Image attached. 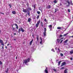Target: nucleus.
Returning a JSON list of instances; mask_svg holds the SVG:
<instances>
[{"label": "nucleus", "instance_id": "obj_1", "mask_svg": "<svg viewBox=\"0 0 73 73\" xmlns=\"http://www.w3.org/2000/svg\"><path fill=\"white\" fill-rule=\"evenodd\" d=\"M29 61H30V58H28L27 59L24 60L23 61V64L25 63V65H28L29 64H28V62H29Z\"/></svg>", "mask_w": 73, "mask_h": 73}, {"label": "nucleus", "instance_id": "obj_2", "mask_svg": "<svg viewBox=\"0 0 73 73\" xmlns=\"http://www.w3.org/2000/svg\"><path fill=\"white\" fill-rule=\"evenodd\" d=\"M40 23V21L39 20L37 23L36 24V28H37L38 27V26L39 25V24Z\"/></svg>", "mask_w": 73, "mask_h": 73}, {"label": "nucleus", "instance_id": "obj_3", "mask_svg": "<svg viewBox=\"0 0 73 73\" xmlns=\"http://www.w3.org/2000/svg\"><path fill=\"white\" fill-rule=\"evenodd\" d=\"M44 32H43V35L44 36H46V28H44Z\"/></svg>", "mask_w": 73, "mask_h": 73}, {"label": "nucleus", "instance_id": "obj_4", "mask_svg": "<svg viewBox=\"0 0 73 73\" xmlns=\"http://www.w3.org/2000/svg\"><path fill=\"white\" fill-rule=\"evenodd\" d=\"M23 11L25 13H27L28 11V10H27V9H25L24 8H23Z\"/></svg>", "mask_w": 73, "mask_h": 73}, {"label": "nucleus", "instance_id": "obj_5", "mask_svg": "<svg viewBox=\"0 0 73 73\" xmlns=\"http://www.w3.org/2000/svg\"><path fill=\"white\" fill-rule=\"evenodd\" d=\"M44 72L45 73H48V67H46V69L44 70Z\"/></svg>", "mask_w": 73, "mask_h": 73}, {"label": "nucleus", "instance_id": "obj_6", "mask_svg": "<svg viewBox=\"0 0 73 73\" xmlns=\"http://www.w3.org/2000/svg\"><path fill=\"white\" fill-rule=\"evenodd\" d=\"M48 27H49V29H50V31H52V25H50L48 26Z\"/></svg>", "mask_w": 73, "mask_h": 73}, {"label": "nucleus", "instance_id": "obj_7", "mask_svg": "<svg viewBox=\"0 0 73 73\" xmlns=\"http://www.w3.org/2000/svg\"><path fill=\"white\" fill-rule=\"evenodd\" d=\"M55 49L57 50L58 49V51H57V53H60V49L59 48H55Z\"/></svg>", "mask_w": 73, "mask_h": 73}, {"label": "nucleus", "instance_id": "obj_8", "mask_svg": "<svg viewBox=\"0 0 73 73\" xmlns=\"http://www.w3.org/2000/svg\"><path fill=\"white\" fill-rule=\"evenodd\" d=\"M65 64H66V63H65V62H62V63L61 66H64V65H65Z\"/></svg>", "mask_w": 73, "mask_h": 73}, {"label": "nucleus", "instance_id": "obj_9", "mask_svg": "<svg viewBox=\"0 0 73 73\" xmlns=\"http://www.w3.org/2000/svg\"><path fill=\"white\" fill-rule=\"evenodd\" d=\"M47 9H50L51 8V5H48L47 7Z\"/></svg>", "mask_w": 73, "mask_h": 73}, {"label": "nucleus", "instance_id": "obj_10", "mask_svg": "<svg viewBox=\"0 0 73 73\" xmlns=\"http://www.w3.org/2000/svg\"><path fill=\"white\" fill-rule=\"evenodd\" d=\"M13 30L14 31V32H16L17 31L16 30V29L14 27H12Z\"/></svg>", "mask_w": 73, "mask_h": 73}, {"label": "nucleus", "instance_id": "obj_11", "mask_svg": "<svg viewBox=\"0 0 73 73\" xmlns=\"http://www.w3.org/2000/svg\"><path fill=\"white\" fill-rule=\"evenodd\" d=\"M61 41V39H57V41L58 43H59L60 42V41Z\"/></svg>", "mask_w": 73, "mask_h": 73}, {"label": "nucleus", "instance_id": "obj_12", "mask_svg": "<svg viewBox=\"0 0 73 73\" xmlns=\"http://www.w3.org/2000/svg\"><path fill=\"white\" fill-rule=\"evenodd\" d=\"M0 43H1V44L3 43V40H0Z\"/></svg>", "mask_w": 73, "mask_h": 73}, {"label": "nucleus", "instance_id": "obj_13", "mask_svg": "<svg viewBox=\"0 0 73 73\" xmlns=\"http://www.w3.org/2000/svg\"><path fill=\"white\" fill-rule=\"evenodd\" d=\"M33 41V39L31 40V41L30 42V45H32V42Z\"/></svg>", "mask_w": 73, "mask_h": 73}, {"label": "nucleus", "instance_id": "obj_14", "mask_svg": "<svg viewBox=\"0 0 73 73\" xmlns=\"http://www.w3.org/2000/svg\"><path fill=\"white\" fill-rule=\"evenodd\" d=\"M31 19L30 18H29L28 19V22H31Z\"/></svg>", "mask_w": 73, "mask_h": 73}, {"label": "nucleus", "instance_id": "obj_15", "mask_svg": "<svg viewBox=\"0 0 73 73\" xmlns=\"http://www.w3.org/2000/svg\"><path fill=\"white\" fill-rule=\"evenodd\" d=\"M12 13L13 15H15L16 14V11H14L12 12Z\"/></svg>", "mask_w": 73, "mask_h": 73}, {"label": "nucleus", "instance_id": "obj_16", "mask_svg": "<svg viewBox=\"0 0 73 73\" xmlns=\"http://www.w3.org/2000/svg\"><path fill=\"white\" fill-rule=\"evenodd\" d=\"M23 29V28H22V27H21L19 29V31H22V30Z\"/></svg>", "mask_w": 73, "mask_h": 73}, {"label": "nucleus", "instance_id": "obj_17", "mask_svg": "<svg viewBox=\"0 0 73 73\" xmlns=\"http://www.w3.org/2000/svg\"><path fill=\"white\" fill-rule=\"evenodd\" d=\"M70 54H73V50H72L70 52Z\"/></svg>", "mask_w": 73, "mask_h": 73}, {"label": "nucleus", "instance_id": "obj_18", "mask_svg": "<svg viewBox=\"0 0 73 73\" xmlns=\"http://www.w3.org/2000/svg\"><path fill=\"white\" fill-rule=\"evenodd\" d=\"M36 40H37V41H38V40H39V38H38V36H37V38H36Z\"/></svg>", "mask_w": 73, "mask_h": 73}, {"label": "nucleus", "instance_id": "obj_19", "mask_svg": "<svg viewBox=\"0 0 73 73\" xmlns=\"http://www.w3.org/2000/svg\"><path fill=\"white\" fill-rule=\"evenodd\" d=\"M57 2H58V1L56 0H55L54 1V3H57Z\"/></svg>", "mask_w": 73, "mask_h": 73}, {"label": "nucleus", "instance_id": "obj_20", "mask_svg": "<svg viewBox=\"0 0 73 73\" xmlns=\"http://www.w3.org/2000/svg\"><path fill=\"white\" fill-rule=\"evenodd\" d=\"M67 3H68V6H67L68 7V6H69V5H70V2H69V1H67Z\"/></svg>", "mask_w": 73, "mask_h": 73}, {"label": "nucleus", "instance_id": "obj_21", "mask_svg": "<svg viewBox=\"0 0 73 73\" xmlns=\"http://www.w3.org/2000/svg\"><path fill=\"white\" fill-rule=\"evenodd\" d=\"M57 29H62V27H57Z\"/></svg>", "mask_w": 73, "mask_h": 73}, {"label": "nucleus", "instance_id": "obj_22", "mask_svg": "<svg viewBox=\"0 0 73 73\" xmlns=\"http://www.w3.org/2000/svg\"><path fill=\"white\" fill-rule=\"evenodd\" d=\"M68 40L67 39V40H65L64 42V43H66V42H68Z\"/></svg>", "mask_w": 73, "mask_h": 73}, {"label": "nucleus", "instance_id": "obj_23", "mask_svg": "<svg viewBox=\"0 0 73 73\" xmlns=\"http://www.w3.org/2000/svg\"><path fill=\"white\" fill-rule=\"evenodd\" d=\"M61 61H60L58 63V65H60V63H61Z\"/></svg>", "mask_w": 73, "mask_h": 73}, {"label": "nucleus", "instance_id": "obj_24", "mask_svg": "<svg viewBox=\"0 0 73 73\" xmlns=\"http://www.w3.org/2000/svg\"><path fill=\"white\" fill-rule=\"evenodd\" d=\"M28 9H29V10L30 11H31V10H32V9L31 7L29 8H28Z\"/></svg>", "mask_w": 73, "mask_h": 73}, {"label": "nucleus", "instance_id": "obj_25", "mask_svg": "<svg viewBox=\"0 0 73 73\" xmlns=\"http://www.w3.org/2000/svg\"><path fill=\"white\" fill-rule=\"evenodd\" d=\"M21 31L22 32H25V30L23 29H22V30Z\"/></svg>", "mask_w": 73, "mask_h": 73}, {"label": "nucleus", "instance_id": "obj_26", "mask_svg": "<svg viewBox=\"0 0 73 73\" xmlns=\"http://www.w3.org/2000/svg\"><path fill=\"white\" fill-rule=\"evenodd\" d=\"M42 41L41 40V41L40 42V44H42Z\"/></svg>", "mask_w": 73, "mask_h": 73}, {"label": "nucleus", "instance_id": "obj_27", "mask_svg": "<svg viewBox=\"0 0 73 73\" xmlns=\"http://www.w3.org/2000/svg\"><path fill=\"white\" fill-rule=\"evenodd\" d=\"M58 11V9H55V11L54 13H56V11Z\"/></svg>", "mask_w": 73, "mask_h": 73}, {"label": "nucleus", "instance_id": "obj_28", "mask_svg": "<svg viewBox=\"0 0 73 73\" xmlns=\"http://www.w3.org/2000/svg\"><path fill=\"white\" fill-rule=\"evenodd\" d=\"M40 16L39 15H38L36 17L37 19H38V18H39Z\"/></svg>", "mask_w": 73, "mask_h": 73}, {"label": "nucleus", "instance_id": "obj_29", "mask_svg": "<svg viewBox=\"0 0 73 73\" xmlns=\"http://www.w3.org/2000/svg\"><path fill=\"white\" fill-rule=\"evenodd\" d=\"M68 34V33H67V34H64L63 35V36H66V35H67Z\"/></svg>", "mask_w": 73, "mask_h": 73}, {"label": "nucleus", "instance_id": "obj_30", "mask_svg": "<svg viewBox=\"0 0 73 73\" xmlns=\"http://www.w3.org/2000/svg\"><path fill=\"white\" fill-rule=\"evenodd\" d=\"M3 64V62L0 60V65H2Z\"/></svg>", "mask_w": 73, "mask_h": 73}, {"label": "nucleus", "instance_id": "obj_31", "mask_svg": "<svg viewBox=\"0 0 73 73\" xmlns=\"http://www.w3.org/2000/svg\"><path fill=\"white\" fill-rule=\"evenodd\" d=\"M8 68H7V70L5 71V72H8Z\"/></svg>", "mask_w": 73, "mask_h": 73}, {"label": "nucleus", "instance_id": "obj_32", "mask_svg": "<svg viewBox=\"0 0 73 73\" xmlns=\"http://www.w3.org/2000/svg\"><path fill=\"white\" fill-rule=\"evenodd\" d=\"M52 51V52H54L55 51L54 50V49H53V48H52V50H51Z\"/></svg>", "mask_w": 73, "mask_h": 73}, {"label": "nucleus", "instance_id": "obj_33", "mask_svg": "<svg viewBox=\"0 0 73 73\" xmlns=\"http://www.w3.org/2000/svg\"><path fill=\"white\" fill-rule=\"evenodd\" d=\"M53 70L55 72H57V70H56V69H53Z\"/></svg>", "mask_w": 73, "mask_h": 73}, {"label": "nucleus", "instance_id": "obj_34", "mask_svg": "<svg viewBox=\"0 0 73 73\" xmlns=\"http://www.w3.org/2000/svg\"><path fill=\"white\" fill-rule=\"evenodd\" d=\"M37 13H38V15H39V14H40V12L39 11H37Z\"/></svg>", "mask_w": 73, "mask_h": 73}, {"label": "nucleus", "instance_id": "obj_35", "mask_svg": "<svg viewBox=\"0 0 73 73\" xmlns=\"http://www.w3.org/2000/svg\"><path fill=\"white\" fill-rule=\"evenodd\" d=\"M44 21H45V22H47V20H46V19H44Z\"/></svg>", "mask_w": 73, "mask_h": 73}, {"label": "nucleus", "instance_id": "obj_36", "mask_svg": "<svg viewBox=\"0 0 73 73\" xmlns=\"http://www.w3.org/2000/svg\"><path fill=\"white\" fill-rule=\"evenodd\" d=\"M68 12H70V9H68Z\"/></svg>", "mask_w": 73, "mask_h": 73}, {"label": "nucleus", "instance_id": "obj_37", "mask_svg": "<svg viewBox=\"0 0 73 73\" xmlns=\"http://www.w3.org/2000/svg\"><path fill=\"white\" fill-rule=\"evenodd\" d=\"M64 73H67V71H66V70H64Z\"/></svg>", "mask_w": 73, "mask_h": 73}, {"label": "nucleus", "instance_id": "obj_38", "mask_svg": "<svg viewBox=\"0 0 73 73\" xmlns=\"http://www.w3.org/2000/svg\"><path fill=\"white\" fill-rule=\"evenodd\" d=\"M9 7H10V8H11V7H12V5H11L10 4H9Z\"/></svg>", "mask_w": 73, "mask_h": 73}, {"label": "nucleus", "instance_id": "obj_39", "mask_svg": "<svg viewBox=\"0 0 73 73\" xmlns=\"http://www.w3.org/2000/svg\"><path fill=\"white\" fill-rule=\"evenodd\" d=\"M40 40H41V41H42V37H40Z\"/></svg>", "mask_w": 73, "mask_h": 73}, {"label": "nucleus", "instance_id": "obj_40", "mask_svg": "<svg viewBox=\"0 0 73 73\" xmlns=\"http://www.w3.org/2000/svg\"><path fill=\"white\" fill-rule=\"evenodd\" d=\"M63 41V40H62L60 42V44H61V43H62Z\"/></svg>", "mask_w": 73, "mask_h": 73}, {"label": "nucleus", "instance_id": "obj_41", "mask_svg": "<svg viewBox=\"0 0 73 73\" xmlns=\"http://www.w3.org/2000/svg\"><path fill=\"white\" fill-rule=\"evenodd\" d=\"M60 56H63V54H62V53H61Z\"/></svg>", "mask_w": 73, "mask_h": 73}, {"label": "nucleus", "instance_id": "obj_42", "mask_svg": "<svg viewBox=\"0 0 73 73\" xmlns=\"http://www.w3.org/2000/svg\"><path fill=\"white\" fill-rule=\"evenodd\" d=\"M35 7H36V6H35V5H33V7H34V9H35V8H36Z\"/></svg>", "mask_w": 73, "mask_h": 73}, {"label": "nucleus", "instance_id": "obj_43", "mask_svg": "<svg viewBox=\"0 0 73 73\" xmlns=\"http://www.w3.org/2000/svg\"><path fill=\"white\" fill-rule=\"evenodd\" d=\"M14 25H15V26H17V25L16 24V23H15V24H14Z\"/></svg>", "mask_w": 73, "mask_h": 73}, {"label": "nucleus", "instance_id": "obj_44", "mask_svg": "<svg viewBox=\"0 0 73 73\" xmlns=\"http://www.w3.org/2000/svg\"><path fill=\"white\" fill-rule=\"evenodd\" d=\"M31 61H32V62H33V61H34V60L33 59H31Z\"/></svg>", "mask_w": 73, "mask_h": 73}, {"label": "nucleus", "instance_id": "obj_45", "mask_svg": "<svg viewBox=\"0 0 73 73\" xmlns=\"http://www.w3.org/2000/svg\"><path fill=\"white\" fill-rule=\"evenodd\" d=\"M28 16H30V13H28Z\"/></svg>", "mask_w": 73, "mask_h": 73}, {"label": "nucleus", "instance_id": "obj_46", "mask_svg": "<svg viewBox=\"0 0 73 73\" xmlns=\"http://www.w3.org/2000/svg\"><path fill=\"white\" fill-rule=\"evenodd\" d=\"M17 29H18L19 28V27H18V26H17L16 27Z\"/></svg>", "mask_w": 73, "mask_h": 73}, {"label": "nucleus", "instance_id": "obj_47", "mask_svg": "<svg viewBox=\"0 0 73 73\" xmlns=\"http://www.w3.org/2000/svg\"><path fill=\"white\" fill-rule=\"evenodd\" d=\"M1 45H2L3 46H4V43H3L1 44Z\"/></svg>", "mask_w": 73, "mask_h": 73}, {"label": "nucleus", "instance_id": "obj_48", "mask_svg": "<svg viewBox=\"0 0 73 73\" xmlns=\"http://www.w3.org/2000/svg\"><path fill=\"white\" fill-rule=\"evenodd\" d=\"M1 13V14H2V15H4V14L3 13Z\"/></svg>", "mask_w": 73, "mask_h": 73}, {"label": "nucleus", "instance_id": "obj_49", "mask_svg": "<svg viewBox=\"0 0 73 73\" xmlns=\"http://www.w3.org/2000/svg\"><path fill=\"white\" fill-rule=\"evenodd\" d=\"M60 37H62V35H60Z\"/></svg>", "mask_w": 73, "mask_h": 73}, {"label": "nucleus", "instance_id": "obj_50", "mask_svg": "<svg viewBox=\"0 0 73 73\" xmlns=\"http://www.w3.org/2000/svg\"><path fill=\"white\" fill-rule=\"evenodd\" d=\"M27 6H29V4H28V3H27Z\"/></svg>", "mask_w": 73, "mask_h": 73}, {"label": "nucleus", "instance_id": "obj_51", "mask_svg": "<svg viewBox=\"0 0 73 73\" xmlns=\"http://www.w3.org/2000/svg\"><path fill=\"white\" fill-rule=\"evenodd\" d=\"M64 69V67H62L61 68V69Z\"/></svg>", "mask_w": 73, "mask_h": 73}, {"label": "nucleus", "instance_id": "obj_52", "mask_svg": "<svg viewBox=\"0 0 73 73\" xmlns=\"http://www.w3.org/2000/svg\"><path fill=\"white\" fill-rule=\"evenodd\" d=\"M13 34L14 35H16V33H14Z\"/></svg>", "mask_w": 73, "mask_h": 73}, {"label": "nucleus", "instance_id": "obj_53", "mask_svg": "<svg viewBox=\"0 0 73 73\" xmlns=\"http://www.w3.org/2000/svg\"><path fill=\"white\" fill-rule=\"evenodd\" d=\"M70 59L71 60H73V59L72 58H71Z\"/></svg>", "mask_w": 73, "mask_h": 73}, {"label": "nucleus", "instance_id": "obj_54", "mask_svg": "<svg viewBox=\"0 0 73 73\" xmlns=\"http://www.w3.org/2000/svg\"><path fill=\"white\" fill-rule=\"evenodd\" d=\"M40 24H41V25H42V23L41 22V23H40Z\"/></svg>", "mask_w": 73, "mask_h": 73}, {"label": "nucleus", "instance_id": "obj_55", "mask_svg": "<svg viewBox=\"0 0 73 73\" xmlns=\"http://www.w3.org/2000/svg\"><path fill=\"white\" fill-rule=\"evenodd\" d=\"M70 3H71V4L72 3V1H70Z\"/></svg>", "mask_w": 73, "mask_h": 73}, {"label": "nucleus", "instance_id": "obj_56", "mask_svg": "<svg viewBox=\"0 0 73 73\" xmlns=\"http://www.w3.org/2000/svg\"><path fill=\"white\" fill-rule=\"evenodd\" d=\"M5 48H6V49H7V46H6L5 47Z\"/></svg>", "mask_w": 73, "mask_h": 73}, {"label": "nucleus", "instance_id": "obj_57", "mask_svg": "<svg viewBox=\"0 0 73 73\" xmlns=\"http://www.w3.org/2000/svg\"><path fill=\"white\" fill-rule=\"evenodd\" d=\"M41 25V27H43V25Z\"/></svg>", "mask_w": 73, "mask_h": 73}, {"label": "nucleus", "instance_id": "obj_58", "mask_svg": "<svg viewBox=\"0 0 73 73\" xmlns=\"http://www.w3.org/2000/svg\"><path fill=\"white\" fill-rule=\"evenodd\" d=\"M7 46H8L9 45V44H7Z\"/></svg>", "mask_w": 73, "mask_h": 73}, {"label": "nucleus", "instance_id": "obj_59", "mask_svg": "<svg viewBox=\"0 0 73 73\" xmlns=\"http://www.w3.org/2000/svg\"><path fill=\"white\" fill-rule=\"evenodd\" d=\"M2 49H4V46H2Z\"/></svg>", "mask_w": 73, "mask_h": 73}, {"label": "nucleus", "instance_id": "obj_60", "mask_svg": "<svg viewBox=\"0 0 73 73\" xmlns=\"http://www.w3.org/2000/svg\"><path fill=\"white\" fill-rule=\"evenodd\" d=\"M61 39H64V38H61Z\"/></svg>", "mask_w": 73, "mask_h": 73}, {"label": "nucleus", "instance_id": "obj_61", "mask_svg": "<svg viewBox=\"0 0 73 73\" xmlns=\"http://www.w3.org/2000/svg\"><path fill=\"white\" fill-rule=\"evenodd\" d=\"M71 5H73V3H71Z\"/></svg>", "mask_w": 73, "mask_h": 73}, {"label": "nucleus", "instance_id": "obj_62", "mask_svg": "<svg viewBox=\"0 0 73 73\" xmlns=\"http://www.w3.org/2000/svg\"><path fill=\"white\" fill-rule=\"evenodd\" d=\"M17 57H16V59H17Z\"/></svg>", "mask_w": 73, "mask_h": 73}, {"label": "nucleus", "instance_id": "obj_63", "mask_svg": "<svg viewBox=\"0 0 73 73\" xmlns=\"http://www.w3.org/2000/svg\"><path fill=\"white\" fill-rule=\"evenodd\" d=\"M36 44H37V42H36Z\"/></svg>", "mask_w": 73, "mask_h": 73}, {"label": "nucleus", "instance_id": "obj_64", "mask_svg": "<svg viewBox=\"0 0 73 73\" xmlns=\"http://www.w3.org/2000/svg\"><path fill=\"white\" fill-rule=\"evenodd\" d=\"M14 40H15V41H16V39H14Z\"/></svg>", "mask_w": 73, "mask_h": 73}]
</instances>
